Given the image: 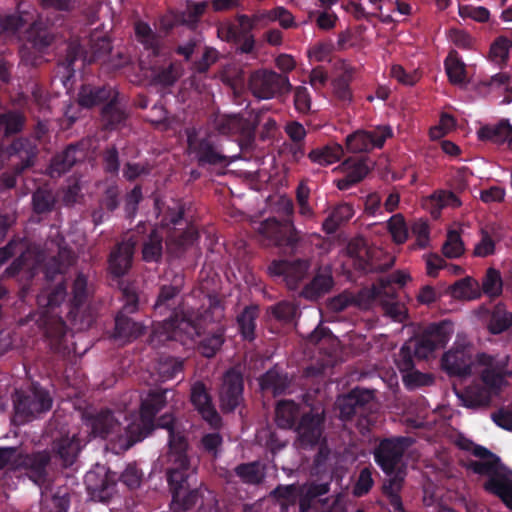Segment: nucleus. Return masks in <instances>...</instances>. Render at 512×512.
Masks as SVG:
<instances>
[{
  "label": "nucleus",
  "instance_id": "a18cd8bd",
  "mask_svg": "<svg viewBox=\"0 0 512 512\" xmlns=\"http://www.w3.org/2000/svg\"><path fill=\"white\" fill-rule=\"evenodd\" d=\"M354 215L353 206L341 203L335 206L329 216L324 220L322 228L327 234L335 233L341 224L349 221Z\"/></svg>",
  "mask_w": 512,
  "mask_h": 512
},
{
  "label": "nucleus",
  "instance_id": "7ed1b4c3",
  "mask_svg": "<svg viewBox=\"0 0 512 512\" xmlns=\"http://www.w3.org/2000/svg\"><path fill=\"white\" fill-rule=\"evenodd\" d=\"M453 332L452 324L443 320L432 323L423 331L415 341L406 342L400 349L396 358V365L403 375L407 385H423L426 374L415 370V359L424 360L436 349L445 347Z\"/></svg>",
  "mask_w": 512,
  "mask_h": 512
},
{
  "label": "nucleus",
  "instance_id": "412c9836",
  "mask_svg": "<svg viewBox=\"0 0 512 512\" xmlns=\"http://www.w3.org/2000/svg\"><path fill=\"white\" fill-rule=\"evenodd\" d=\"M342 169L345 175L336 180L335 184L339 190H348L361 182L370 172V167L367 163V158H348L342 164Z\"/></svg>",
  "mask_w": 512,
  "mask_h": 512
},
{
  "label": "nucleus",
  "instance_id": "79ce46f5",
  "mask_svg": "<svg viewBox=\"0 0 512 512\" xmlns=\"http://www.w3.org/2000/svg\"><path fill=\"white\" fill-rule=\"evenodd\" d=\"M28 42L36 51L43 53L54 42V34L42 22L33 21L28 30Z\"/></svg>",
  "mask_w": 512,
  "mask_h": 512
},
{
  "label": "nucleus",
  "instance_id": "a211bd4d",
  "mask_svg": "<svg viewBox=\"0 0 512 512\" xmlns=\"http://www.w3.org/2000/svg\"><path fill=\"white\" fill-rule=\"evenodd\" d=\"M37 144L29 138L19 137L7 147V154L17 161L12 163L18 172H26L33 168L38 157Z\"/></svg>",
  "mask_w": 512,
  "mask_h": 512
},
{
  "label": "nucleus",
  "instance_id": "4c0bfd02",
  "mask_svg": "<svg viewBox=\"0 0 512 512\" xmlns=\"http://www.w3.org/2000/svg\"><path fill=\"white\" fill-rule=\"evenodd\" d=\"M487 329L493 334H501L512 326V313L508 312L503 303H497L491 310H487Z\"/></svg>",
  "mask_w": 512,
  "mask_h": 512
},
{
  "label": "nucleus",
  "instance_id": "b1692460",
  "mask_svg": "<svg viewBox=\"0 0 512 512\" xmlns=\"http://www.w3.org/2000/svg\"><path fill=\"white\" fill-rule=\"evenodd\" d=\"M91 427L93 434L103 439L122 436L121 423L118 419L115 418L114 413L110 410H101L94 417H92ZM126 428L127 427L123 429V432H125ZM124 434L127 437V443L129 434Z\"/></svg>",
  "mask_w": 512,
  "mask_h": 512
},
{
  "label": "nucleus",
  "instance_id": "f3484780",
  "mask_svg": "<svg viewBox=\"0 0 512 512\" xmlns=\"http://www.w3.org/2000/svg\"><path fill=\"white\" fill-rule=\"evenodd\" d=\"M310 263L307 259L274 260L268 267L272 276L283 277L290 289H296L305 277Z\"/></svg>",
  "mask_w": 512,
  "mask_h": 512
},
{
  "label": "nucleus",
  "instance_id": "774afa93",
  "mask_svg": "<svg viewBox=\"0 0 512 512\" xmlns=\"http://www.w3.org/2000/svg\"><path fill=\"white\" fill-rule=\"evenodd\" d=\"M370 249L366 241L361 237L354 238L348 242L346 253L352 259V265L355 270L358 268L359 260H364Z\"/></svg>",
  "mask_w": 512,
  "mask_h": 512
},
{
  "label": "nucleus",
  "instance_id": "a878e982",
  "mask_svg": "<svg viewBox=\"0 0 512 512\" xmlns=\"http://www.w3.org/2000/svg\"><path fill=\"white\" fill-rule=\"evenodd\" d=\"M395 258L379 248H371L364 260H359L358 272L362 274L384 273L391 269Z\"/></svg>",
  "mask_w": 512,
  "mask_h": 512
},
{
  "label": "nucleus",
  "instance_id": "c9c22d12",
  "mask_svg": "<svg viewBox=\"0 0 512 512\" xmlns=\"http://www.w3.org/2000/svg\"><path fill=\"white\" fill-rule=\"evenodd\" d=\"M334 286V279L330 272L317 273L312 280L306 284L301 295L308 300H318L329 293Z\"/></svg>",
  "mask_w": 512,
  "mask_h": 512
},
{
  "label": "nucleus",
  "instance_id": "c03bdc74",
  "mask_svg": "<svg viewBox=\"0 0 512 512\" xmlns=\"http://www.w3.org/2000/svg\"><path fill=\"white\" fill-rule=\"evenodd\" d=\"M444 67L450 83L466 84V65L456 50H451L444 60Z\"/></svg>",
  "mask_w": 512,
  "mask_h": 512
},
{
  "label": "nucleus",
  "instance_id": "20e7f679",
  "mask_svg": "<svg viewBox=\"0 0 512 512\" xmlns=\"http://www.w3.org/2000/svg\"><path fill=\"white\" fill-rule=\"evenodd\" d=\"M14 416L17 424L28 423L47 413L52 408L53 399L46 389L32 384L29 390H16L12 396Z\"/></svg>",
  "mask_w": 512,
  "mask_h": 512
},
{
  "label": "nucleus",
  "instance_id": "cd10ccee",
  "mask_svg": "<svg viewBox=\"0 0 512 512\" xmlns=\"http://www.w3.org/2000/svg\"><path fill=\"white\" fill-rule=\"evenodd\" d=\"M144 326L131 319L124 312H118L115 316V326L111 337L125 344L131 342L144 334Z\"/></svg>",
  "mask_w": 512,
  "mask_h": 512
},
{
  "label": "nucleus",
  "instance_id": "6ab92c4d",
  "mask_svg": "<svg viewBox=\"0 0 512 512\" xmlns=\"http://www.w3.org/2000/svg\"><path fill=\"white\" fill-rule=\"evenodd\" d=\"M472 364L470 350L463 346L450 349L441 358V367L449 376L471 375Z\"/></svg>",
  "mask_w": 512,
  "mask_h": 512
},
{
  "label": "nucleus",
  "instance_id": "58836bf2",
  "mask_svg": "<svg viewBox=\"0 0 512 512\" xmlns=\"http://www.w3.org/2000/svg\"><path fill=\"white\" fill-rule=\"evenodd\" d=\"M511 133L512 125L508 119H501L496 124L484 125L477 132L481 141H489L497 145L506 143Z\"/></svg>",
  "mask_w": 512,
  "mask_h": 512
},
{
  "label": "nucleus",
  "instance_id": "4d7b16f0",
  "mask_svg": "<svg viewBox=\"0 0 512 512\" xmlns=\"http://www.w3.org/2000/svg\"><path fill=\"white\" fill-rule=\"evenodd\" d=\"M511 49L512 40L503 35L498 36L490 45L488 58L497 65L506 64Z\"/></svg>",
  "mask_w": 512,
  "mask_h": 512
},
{
  "label": "nucleus",
  "instance_id": "de8ad7c7",
  "mask_svg": "<svg viewBox=\"0 0 512 512\" xmlns=\"http://www.w3.org/2000/svg\"><path fill=\"white\" fill-rule=\"evenodd\" d=\"M453 298L462 300H474L481 296V288L477 280L472 277H465L457 280L449 288Z\"/></svg>",
  "mask_w": 512,
  "mask_h": 512
},
{
  "label": "nucleus",
  "instance_id": "680f3d73",
  "mask_svg": "<svg viewBox=\"0 0 512 512\" xmlns=\"http://www.w3.org/2000/svg\"><path fill=\"white\" fill-rule=\"evenodd\" d=\"M102 168L104 173L118 176L120 170L119 151L115 145L107 146L101 153Z\"/></svg>",
  "mask_w": 512,
  "mask_h": 512
},
{
  "label": "nucleus",
  "instance_id": "72a5a7b5",
  "mask_svg": "<svg viewBox=\"0 0 512 512\" xmlns=\"http://www.w3.org/2000/svg\"><path fill=\"white\" fill-rule=\"evenodd\" d=\"M483 488L489 494L498 497L507 508L512 510V479L500 472L491 479H487Z\"/></svg>",
  "mask_w": 512,
  "mask_h": 512
},
{
  "label": "nucleus",
  "instance_id": "603ef678",
  "mask_svg": "<svg viewBox=\"0 0 512 512\" xmlns=\"http://www.w3.org/2000/svg\"><path fill=\"white\" fill-rule=\"evenodd\" d=\"M30 20H32V16L27 12L0 15V37L15 34L23 29Z\"/></svg>",
  "mask_w": 512,
  "mask_h": 512
},
{
  "label": "nucleus",
  "instance_id": "f704fd0d",
  "mask_svg": "<svg viewBox=\"0 0 512 512\" xmlns=\"http://www.w3.org/2000/svg\"><path fill=\"white\" fill-rule=\"evenodd\" d=\"M48 451H39L27 455L22 464L27 468L30 478L36 483H44L47 478V467L51 461Z\"/></svg>",
  "mask_w": 512,
  "mask_h": 512
},
{
  "label": "nucleus",
  "instance_id": "bf43d9fd",
  "mask_svg": "<svg viewBox=\"0 0 512 512\" xmlns=\"http://www.w3.org/2000/svg\"><path fill=\"white\" fill-rule=\"evenodd\" d=\"M387 229L394 243L401 245L408 240L409 228L401 213L394 214L389 218L387 221Z\"/></svg>",
  "mask_w": 512,
  "mask_h": 512
},
{
  "label": "nucleus",
  "instance_id": "6e6d98bb",
  "mask_svg": "<svg viewBox=\"0 0 512 512\" xmlns=\"http://www.w3.org/2000/svg\"><path fill=\"white\" fill-rule=\"evenodd\" d=\"M67 297V286L64 281L58 283L53 289L48 292H42L37 296V303L39 306L47 309H54L59 307Z\"/></svg>",
  "mask_w": 512,
  "mask_h": 512
},
{
  "label": "nucleus",
  "instance_id": "69168bd1",
  "mask_svg": "<svg viewBox=\"0 0 512 512\" xmlns=\"http://www.w3.org/2000/svg\"><path fill=\"white\" fill-rule=\"evenodd\" d=\"M464 244L459 232L449 231L447 239L442 246V252L445 257L453 259L458 258L464 253Z\"/></svg>",
  "mask_w": 512,
  "mask_h": 512
},
{
  "label": "nucleus",
  "instance_id": "c85d7f7f",
  "mask_svg": "<svg viewBox=\"0 0 512 512\" xmlns=\"http://www.w3.org/2000/svg\"><path fill=\"white\" fill-rule=\"evenodd\" d=\"M136 41L143 46L152 56L158 57L162 50L161 37L153 31L147 22L138 20L134 23Z\"/></svg>",
  "mask_w": 512,
  "mask_h": 512
},
{
  "label": "nucleus",
  "instance_id": "473e14b6",
  "mask_svg": "<svg viewBox=\"0 0 512 512\" xmlns=\"http://www.w3.org/2000/svg\"><path fill=\"white\" fill-rule=\"evenodd\" d=\"M215 126L217 131L224 135L250 136L254 130L249 120L237 114L219 117L215 121Z\"/></svg>",
  "mask_w": 512,
  "mask_h": 512
},
{
  "label": "nucleus",
  "instance_id": "0eeeda50",
  "mask_svg": "<svg viewBox=\"0 0 512 512\" xmlns=\"http://www.w3.org/2000/svg\"><path fill=\"white\" fill-rule=\"evenodd\" d=\"M111 51L112 43L106 36L91 40L90 55L78 41H71L67 45L65 56L59 60L58 67L63 70L64 77L70 79L74 76L76 61L81 59L84 63L91 64L104 59Z\"/></svg>",
  "mask_w": 512,
  "mask_h": 512
},
{
  "label": "nucleus",
  "instance_id": "f03ea898",
  "mask_svg": "<svg viewBox=\"0 0 512 512\" xmlns=\"http://www.w3.org/2000/svg\"><path fill=\"white\" fill-rule=\"evenodd\" d=\"M179 294L180 287L176 285H162L159 288L153 305L154 313L169 316L154 325L149 337V343L153 347H160L168 341L186 344L188 340L199 335L197 323L184 311Z\"/></svg>",
  "mask_w": 512,
  "mask_h": 512
},
{
  "label": "nucleus",
  "instance_id": "7c9ffc66",
  "mask_svg": "<svg viewBox=\"0 0 512 512\" xmlns=\"http://www.w3.org/2000/svg\"><path fill=\"white\" fill-rule=\"evenodd\" d=\"M93 295L92 285L89 284L88 276L78 272L71 284L69 304L71 312L83 307Z\"/></svg>",
  "mask_w": 512,
  "mask_h": 512
},
{
  "label": "nucleus",
  "instance_id": "9b49d317",
  "mask_svg": "<svg viewBox=\"0 0 512 512\" xmlns=\"http://www.w3.org/2000/svg\"><path fill=\"white\" fill-rule=\"evenodd\" d=\"M324 423V409L311 408L304 413L295 426L299 447L310 449L317 446L322 439Z\"/></svg>",
  "mask_w": 512,
  "mask_h": 512
},
{
  "label": "nucleus",
  "instance_id": "6e6552de",
  "mask_svg": "<svg viewBox=\"0 0 512 512\" xmlns=\"http://www.w3.org/2000/svg\"><path fill=\"white\" fill-rule=\"evenodd\" d=\"M252 95L261 100L282 98L292 90L289 77L270 69L253 71L248 81Z\"/></svg>",
  "mask_w": 512,
  "mask_h": 512
},
{
  "label": "nucleus",
  "instance_id": "39448f33",
  "mask_svg": "<svg viewBox=\"0 0 512 512\" xmlns=\"http://www.w3.org/2000/svg\"><path fill=\"white\" fill-rule=\"evenodd\" d=\"M187 144L190 154L201 168L227 167L234 161L225 155L222 145L212 134L200 136L195 129H190L187 131Z\"/></svg>",
  "mask_w": 512,
  "mask_h": 512
},
{
  "label": "nucleus",
  "instance_id": "5701e85b",
  "mask_svg": "<svg viewBox=\"0 0 512 512\" xmlns=\"http://www.w3.org/2000/svg\"><path fill=\"white\" fill-rule=\"evenodd\" d=\"M119 92L110 85L95 86L84 84L78 93V104L84 108H92L102 103H108Z\"/></svg>",
  "mask_w": 512,
  "mask_h": 512
},
{
  "label": "nucleus",
  "instance_id": "423d86ee",
  "mask_svg": "<svg viewBox=\"0 0 512 512\" xmlns=\"http://www.w3.org/2000/svg\"><path fill=\"white\" fill-rule=\"evenodd\" d=\"M259 233L292 255L304 252L306 241L294 226L292 219L278 220L275 217H270L261 222Z\"/></svg>",
  "mask_w": 512,
  "mask_h": 512
},
{
  "label": "nucleus",
  "instance_id": "a19ab883",
  "mask_svg": "<svg viewBox=\"0 0 512 512\" xmlns=\"http://www.w3.org/2000/svg\"><path fill=\"white\" fill-rule=\"evenodd\" d=\"M259 317L257 305L246 306L237 316L238 330L242 338L252 342L256 338V320Z\"/></svg>",
  "mask_w": 512,
  "mask_h": 512
},
{
  "label": "nucleus",
  "instance_id": "9d476101",
  "mask_svg": "<svg viewBox=\"0 0 512 512\" xmlns=\"http://www.w3.org/2000/svg\"><path fill=\"white\" fill-rule=\"evenodd\" d=\"M411 444L412 439L410 437L384 438L374 450V460L382 471L390 476L397 470L405 451Z\"/></svg>",
  "mask_w": 512,
  "mask_h": 512
},
{
  "label": "nucleus",
  "instance_id": "aec40b11",
  "mask_svg": "<svg viewBox=\"0 0 512 512\" xmlns=\"http://www.w3.org/2000/svg\"><path fill=\"white\" fill-rule=\"evenodd\" d=\"M86 153L80 144H69L62 152L56 154L49 166L51 177H60L69 172L77 163L83 161Z\"/></svg>",
  "mask_w": 512,
  "mask_h": 512
},
{
  "label": "nucleus",
  "instance_id": "ea45409f",
  "mask_svg": "<svg viewBox=\"0 0 512 512\" xmlns=\"http://www.w3.org/2000/svg\"><path fill=\"white\" fill-rule=\"evenodd\" d=\"M299 405L292 400H281L275 409V422L281 429H292L297 425Z\"/></svg>",
  "mask_w": 512,
  "mask_h": 512
},
{
  "label": "nucleus",
  "instance_id": "4468645a",
  "mask_svg": "<svg viewBox=\"0 0 512 512\" xmlns=\"http://www.w3.org/2000/svg\"><path fill=\"white\" fill-rule=\"evenodd\" d=\"M118 475L116 472L98 467L88 471L84 477L86 489L92 499L107 502L116 493Z\"/></svg>",
  "mask_w": 512,
  "mask_h": 512
},
{
  "label": "nucleus",
  "instance_id": "f257e3e1",
  "mask_svg": "<svg viewBox=\"0 0 512 512\" xmlns=\"http://www.w3.org/2000/svg\"><path fill=\"white\" fill-rule=\"evenodd\" d=\"M169 394L173 395V391L156 388L149 390L141 398V424L133 423L127 426L125 433L129 434V439L125 448L129 449L135 443L142 441L155 428L167 431L166 479L172 494V504L180 510L187 511L197 504L201 498V492L191 483L196 476L188 456L189 443L184 425L172 414H164L155 421V416L166 407Z\"/></svg>",
  "mask_w": 512,
  "mask_h": 512
},
{
  "label": "nucleus",
  "instance_id": "1a4fd4ad",
  "mask_svg": "<svg viewBox=\"0 0 512 512\" xmlns=\"http://www.w3.org/2000/svg\"><path fill=\"white\" fill-rule=\"evenodd\" d=\"M244 375L240 365L230 367L222 376L219 389L220 409L224 414L244 405Z\"/></svg>",
  "mask_w": 512,
  "mask_h": 512
},
{
  "label": "nucleus",
  "instance_id": "09e8293b",
  "mask_svg": "<svg viewBox=\"0 0 512 512\" xmlns=\"http://www.w3.org/2000/svg\"><path fill=\"white\" fill-rule=\"evenodd\" d=\"M26 123L25 115L17 110H9L0 113V132L8 138L20 133Z\"/></svg>",
  "mask_w": 512,
  "mask_h": 512
},
{
  "label": "nucleus",
  "instance_id": "8fccbe9b",
  "mask_svg": "<svg viewBox=\"0 0 512 512\" xmlns=\"http://www.w3.org/2000/svg\"><path fill=\"white\" fill-rule=\"evenodd\" d=\"M343 152V148L340 144L333 143L313 149L308 157L314 163L327 166L339 161L343 156Z\"/></svg>",
  "mask_w": 512,
  "mask_h": 512
},
{
  "label": "nucleus",
  "instance_id": "49530a36",
  "mask_svg": "<svg viewBox=\"0 0 512 512\" xmlns=\"http://www.w3.org/2000/svg\"><path fill=\"white\" fill-rule=\"evenodd\" d=\"M42 7L50 11L47 16L52 25L61 26L64 18L75 9L74 0H41Z\"/></svg>",
  "mask_w": 512,
  "mask_h": 512
},
{
  "label": "nucleus",
  "instance_id": "864d4df0",
  "mask_svg": "<svg viewBox=\"0 0 512 512\" xmlns=\"http://www.w3.org/2000/svg\"><path fill=\"white\" fill-rule=\"evenodd\" d=\"M297 492L296 484H279L271 491V496L279 501L280 512H289L297 502Z\"/></svg>",
  "mask_w": 512,
  "mask_h": 512
},
{
  "label": "nucleus",
  "instance_id": "37998d69",
  "mask_svg": "<svg viewBox=\"0 0 512 512\" xmlns=\"http://www.w3.org/2000/svg\"><path fill=\"white\" fill-rule=\"evenodd\" d=\"M225 332V326L219 325L213 332L204 335L198 344L199 353L206 358L214 357L224 344Z\"/></svg>",
  "mask_w": 512,
  "mask_h": 512
},
{
  "label": "nucleus",
  "instance_id": "dca6fc26",
  "mask_svg": "<svg viewBox=\"0 0 512 512\" xmlns=\"http://www.w3.org/2000/svg\"><path fill=\"white\" fill-rule=\"evenodd\" d=\"M373 398L372 391L362 388H354L349 393L338 396L335 407L339 411V418L348 421L362 414Z\"/></svg>",
  "mask_w": 512,
  "mask_h": 512
},
{
  "label": "nucleus",
  "instance_id": "c756f323",
  "mask_svg": "<svg viewBox=\"0 0 512 512\" xmlns=\"http://www.w3.org/2000/svg\"><path fill=\"white\" fill-rule=\"evenodd\" d=\"M330 483L311 482L307 486L298 487L297 497L299 512H310L315 508L316 499L330 492Z\"/></svg>",
  "mask_w": 512,
  "mask_h": 512
},
{
  "label": "nucleus",
  "instance_id": "f8f14e48",
  "mask_svg": "<svg viewBox=\"0 0 512 512\" xmlns=\"http://www.w3.org/2000/svg\"><path fill=\"white\" fill-rule=\"evenodd\" d=\"M137 243V239L130 236L111 249L107 257V273L113 280L122 279L132 269Z\"/></svg>",
  "mask_w": 512,
  "mask_h": 512
},
{
  "label": "nucleus",
  "instance_id": "4be33fe9",
  "mask_svg": "<svg viewBox=\"0 0 512 512\" xmlns=\"http://www.w3.org/2000/svg\"><path fill=\"white\" fill-rule=\"evenodd\" d=\"M80 450V440L76 436L62 435L55 438L51 444V456L66 468L75 463Z\"/></svg>",
  "mask_w": 512,
  "mask_h": 512
},
{
  "label": "nucleus",
  "instance_id": "393cba45",
  "mask_svg": "<svg viewBox=\"0 0 512 512\" xmlns=\"http://www.w3.org/2000/svg\"><path fill=\"white\" fill-rule=\"evenodd\" d=\"M236 476L240 482L249 486H258L262 484L266 478V465L260 461H252L247 463H240L228 472L226 480L232 483V477Z\"/></svg>",
  "mask_w": 512,
  "mask_h": 512
},
{
  "label": "nucleus",
  "instance_id": "3c124183",
  "mask_svg": "<svg viewBox=\"0 0 512 512\" xmlns=\"http://www.w3.org/2000/svg\"><path fill=\"white\" fill-rule=\"evenodd\" d=\"M32 210L41 215L50 213L56 204L55 196L51 189L47 187H38L32 194Z\"/></svg>",
  "mask_w": 512,
  "mask_h": 512
},
{
  "label": "nucleus",
  "instance_id": "052dcab7",
  "mask_svg": "<svg viewBox=\"0 0 512 512\" xmlns=\"http://www.w3.org/2000/svg\"><path fill=\"white\" fill-rule=\"evenodd\" d=\"M482 291L489 297H498L502 293L503 282L500 272L495 268H488L482 280Z\"/></svg>",
  "mask_w": 512,
  "mask_h": 512
},
{
  "label": "nucleus",
  "instance_id": "e433bc0d",
  "mask_svg": "<svg viewBox=\"0 0 512 512\" xmlns=\"http://www.w3.org/2000/svg\"><path fill=\"white\" fill-rule=\"evenodd\" d=\"M142 260L146 263H160L163 258V235L153 228L144 238L141 249Z\"/></svg>",
  "mask_w": 512,
  "mask_h": 512
},
{
  "label": "nucleus",
  "instance_id": "bb28decb",
  "mask_svg": "<svg viewBox=\"0 0 512 512\" xmlns=\"http://www.w3.org/2000/svg\"><path fill=\"white\" fill-rule=\"evenodd\" d=\"M263 392H271L273 396L284 394L290 386L288 373L279 365H274L258 379Z\"/></svg>",
  "mask_w": 512,
  "mask_h": 512
},
{
  "label": "nucleus",
  "instance_id": "2eb2a0df",
  "mask_svg": "<svg viewBox=\"0 0 512 512\" xmlns=\"http://www.w3.org/2000/svg\"><path fill=\"white\" fill-rule=\"evenodd\" d=\"M190 402L211 429L222 427V418L213 403L211 393L202 381H196L190 388Z\"/></svg>",
  "mask_w": 512,
  "mask_h": 512
},
{
  "label": "nucleus",
  "instance_id": "ddd939ff",
  "mask_svg": "<svg viewBox=\"0 0 512 512\" xmlns=\"http://www.w3.org/2000/svg\"><path fill=\"white\" fill-rule=\"evenodd\" d=\"M389 125L376 126L371 130H357L346 137L347 149L353 153L370 152L381 149L386 140L393 137Z\"/></svg>",
  "mask_w": 512,
  "mask_h": 512
},
{
  "label": "nucleus",
  "instance_id": "13d9d810",
  "mask_svg": "<svg viewBox=\"0 0 512 512\" xmlns=\"http://www.w3.org/2000/svg\"><path fill=\"white\" fill-rule=\"evenodd\" d=\"M198 236L196 230L189 228L167 243L168 251L175 257H181L186 249L194 244Z\"/></svg>",
  "mask_w": 512,
  "mask_h": 512
},
{
  "label": "nucleus",
  "instance_id": "e2e57ef3",
  "mask_svg": "<svg viewBox=\"0 0 512 512\" xmlns=\"http://www.w3.org/2000/svg\"><path fill=\"white\" fill-rule=\"evenodd\" d=\"M223 445V437L218 432L204 434L199 443V449L213 459L220 455Z\"/></svg>",
  "mask_w": 512,
  "mask_h": 512
},
{
  "label": "nucleus",
  "instance_id": "5fc2aeb1",
  "mask_svg": "<svg viewBox=\"0 0 512 512\" xmlns=\"http://www.w3.org/2000/svg\"><path fill=\"white\" fill-rule=\"evenodd\" d=\"M183 368L184 360L172 356H162L157 363V372L162 381L176 378L183 372Z\"/></svg>",
  "mask_w": 512,
  "mask_h": 512
},
{
  "label": "nucleus",
  "instance_id": "2f4dec72",
  "mask_svg": "<svg viewBox=\"0 0 512 512\" xmlns=\"http://www.w3.org/2000/svg\"><path fill=\"white\" fill-rule=\"evenodd\" d=\"M128 114L122 107L119 96L113 97L101 109V121L104 129L116 130L125 124Z\"/></svg>",
  "mask_w": 512,
  "mask_h": 512
},
{
  "label": "nucleus",
  "instance_id": "0e129e2a",
  "mask_svg": "<svg viewBox=\"0 0 512 512\" xmlns=\"http://www.w3.org/2000/svg\"><path fill=\"white\" fill-rule=\"evenodd\" d=\"M411 233L416 237L413 248L425 249L430 245V227L427 220L417 219L411 224Z\"/></svg>",
  "mask_w": 512,
  "mask_h": 512
},
{
  "label": "nucleus",
  "instance_id": "338daca9",
  "mask_svg": "<svg viewBox=\"0 0 512 512\" xmlns=\"http://www.w3.org/2000/svg\"><path fill=\"white\" fill-rule=\"evenodd\" d=\"M499 465L500 458L494 457L480 461H471L468 465V468L476 474L485 475L488 477V479H491L494 477V475H498L500 473Z\"/></svg>",
  "mask_w": 512,
  "mask_h": 512
}]
</instances>
